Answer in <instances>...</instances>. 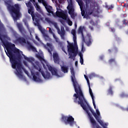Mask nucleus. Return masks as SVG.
I'll use <instances>...</instances> for the list:
<instances>
[{"label": "nucleus", "mask_w": 128, "mask_h": 128, "mask_svg": "<svg viewBox=\"0 0 128 128\" xmlns=\"http://www.w3.org/2000/svg\"><path fill=\"white\" fill-rule=\"evenodd\" d=\"M61 70L64 74L68 72V66H62L60 65Z\"/></svg>", "instance_id": "obj_17"}, {"label": "nucleus", "mask_w": 128, "mask_h": 128, "mask_svg": "<svg viewBox=\"0 0 128 128\" xmlns=\"http://www.w3.org/2000/svg\"><path fill=\"white\" fill-rule=\"evenodd\" d=\"M112 62L114 63V66H118V63H116V58H110L109 60V64H112Z\"/></svg>", "instance_id": "obj_24"}, {"label": "nucleus", "mask_w": 128, "mask_h": 128, "mask_svg": "<svg viewBox=\"0 0 128 128\" xmlns=\"http://www.w3.org/2000/svg\"><path fill=\"white\" fill-rule=\"evenodd\" d=\"M114 8V6L112 4L108 6V10H112V8Z\"/></svg>", "instance_id": "obj_39"}, {"label": "nucleus", "mask_w": 128, "mask_h": 128, "mask_svg": "<svg viewBox=\"0 0 128 128\" xmlns=\"http://www.w3.org/2000/svg\"><path fill=\"white\" fill-rule=\"evenodd\" d=\"M84 76L86 80H88V76H86V75H84Z\"/></svg>", "instance_id": "obj_50"}, {"label": "nucleus", "mask_w": 128, "mask_h": 128, "mask_svg": "<svg viewBox=\"0 0 128 128\" xmlns=\"http://www.w3.org/2000/svg\"><path fill=\"white\" fill-rule=\"evenodd\" d=\"M24 66H28V64H26V62H24Z\"/></svg>", "instance_id": "obj_55"}, {"label": "nucleus", "mask_w": 128, "mask_h": 128, "mask_svg": "<svg viewBox=\"0 0 128 128\" xmlns=\"http://www.w3.org/2000/svg\"><path fill=\"white\" fill-rule=\"evenodd\" d=\"M120 98H128V94H126L124 92H122L120 94Z\"/></svg>", "instance_id": "obj_32"}, {"label": "nucleus", "mask_w": 128, "mask_h": 128, "mask_svg": "<svg viewBox=\"0 0 128 128\" xmlns=\"http://www.w3.org/2000/svg\"><path fill=\"white\" fill-rule=\"evenodd\" d=\"M17 26L18 28V29L19 30L22 36H24L26 34V30L24 28L22 24H17Z\"/></svg>", "instance_id": "obj_11"}, {"label": "nucleus", "mask_w": 128, "mask_h": 128, "mask_svg": "<svg viewBox=\"0 0 128 128\" xmlns=\"http://www.w3.org/2000/svg\"><path fill=\"white\" fill-rule=\"evenodd\" d=\"M90 78H94L96 76V74H94V73H92L90 74Z\"/></svg>", "instance_id": "obj_44"}, {"label": "nucleus", "mask_w": 128, "mask_h": 128, "mask_svg": "<svg viewBox=\"0 0 128 128\" xmlns=\"http://www.w3.org/2000/svg\"><path fill=\"white\" fill-rule=\"evenodd\" d=\"M73 40L74 44L70 43L68 41H67V48L68 56H69L68 58L74 60H76V56L78 54V46H76V35L73 36Z\"/></svg>", "instance_id": "obj_3"}, {"label": "nucleus", "mask_w": 128, "mask_h": 128, "mask_svg": "<svg viewBox=\"0 0 128 128\" xmlns=\"http://www.w3.org/2000/svg\"><path fill=\"white\" fill-rule=\"evenodd\" d=\"M126 112H128V107L126 108Z\"/></svg>", "instance_id": "obj_60"}, {"label": "nucleus", "mask_w": 128, "mask_h": 128, "mask_svg": "<svg viewBox=\"0 0 128 128\" xmlns=\"http://www.w3.org/2000/svg\"><path fill=\"white\" fill-rule=\"evenodd\" d=\"M84 30V26H80L78 29V34H81L83 42H85L88 46H90L92 45V37L90 34H88L86 38H84L83 32Z\"/></svg>", "instance_id": "obj_5"}, {"label": "nucleus", "mask_w": 128, "mask_h": 128, "mask_svg": "<svg viewBox=\"0 0 128 128\" xmlns=\"http://www.w3.org/2000/svg\"><path fill=\"white\" fill-rule=\"evenodd\" d=\"M53 58L55 64H60V57L58 53H53Z\"/></svg>", "instance_id": "obj_13"}, {"label": "nucleus", "mask_w": 128, "mask_h": 128, "mask_svg": "<svg viewBox=\"0 0 128 128\" xmlns=\"http://www.w3.org/2000/svg\"><path fill=\"white\" fill-rule=\"evenodd\" d=\"M24 58L26 60H27L29 62H32V58L26 57V56H24Z\"/></svg>", "instance_id": "obj_31"}, {"label": "nucleus", "mask_w": 128, "mask_h": 128, "mask_svg": "<svg viewBox=\"0 0 128 128\" xmlns=\"http://www.w3.org/2000/svg\"><path fill=\"white\" fill-rule=\"evenodd\" d=\"M67 21L69 26H72V22L70 18H68Z\"/></svg>", "instance_id": "obj_36"}, {"label": "nucleus", "mask_w": 128, "mask_h": 128, "mask_svg": "<svg viewBox=\"0 0 128 128\" xmlns=\"http://www.w3.org/2000/svg\"><path fill=\"white\" fill-rule=\"evenodd\" d=\"M34 66L36 70H38V72L41 73V74H42L44 78L46 80H49V78H50V73L46 72L45 74L44 70H42V68H40L39 66L38 65Z\"/></svg>", "instance_id": "obj_9"}, {"label": "nucleus", "mask_w": 128, "mask_h": 128, "mask_svg": "<svg viewBox=\"0 0 128 128\" xmlns=\"http://www.w3.org/2000/svg\"><path fill=\"white\" fill-rule=\"evenodd\" d=\"M48 70L51 72L52 76H58V70L56 69V68H54L52 66H49L48 67Z\"/></svg>", "instance_id": "obj_12"}, {"label": "nucleus", "mask_w": 128, "mask_h": 128, "mask_svg": "<svg viewBox=\"0 0 128 128\" xmlns=\"http://www.w3.org/2000/svg\"><path fill=\"white\" fill-rule=\"evenodd\" d=\"M32 2H34V4L36 2V0H30Z\"/></svg>", "instance_id": "obj_53"}, {"label": "nucleus", "mask_w": 128, "mask_h": 128, "mask_svg": "<svg viewBox=\"0 0 128 128\" xmlns=\"http://www.w3.org/2000/svg\"><path fill=\"white\" fill-rule=\"evenodd\" d=\"M38 2H40V0H38Z\"/></svg>", "instance_id": "obj_63"}, {"label": "nucleus", "mask_w": 128, "mask_h": 128, "mask_svg": "<svg viewBox=\"0 0 128 128\" xmlns=\"http://www.w3.org/2000/svg\"><path fill=\"white\" fill-rule=\"evenodd\" d=\"M59 46H60V47L61 48L62 50L66 54H68V53L66 52V49L64 48V45L62 44V42H59Z\"/></svg>", "instance_id": "obj_21"}, {"label": "nucleus", "mask_w": 128, "mask_h": 128, "mask_svg": "<svg viewBox=\"0 0 128 128\" xmlns=\"http://www.w3.org/2000/svg\"><path fill=\"white\" fill-rule=\"evenodd\" d=\"M78 54L79 56H80V63L81 64H84V57L82 53V52H80Z\"/></svg>", "instance_id": "obj_22"}, {"label": "nucleus", "mask_w": 128, "mask_h": 128, "mask_svg": "<svg viewBox=\"0 0 128 128\" xmlns=\"http://www.w3.org/2000/svg\"><path fill=\"white\" fill-rule=\"evenodd\" d=\"M44 38H45L46 40H48V38H50V37L48 35H45Z\"/></svg>", "instance_id": "obj_49"}, {"label": "nucleus", "mask_w": 128, "mask_h": 128, "mask_svg": "<svg viewBox=\"0 0 128 128\" xmlns=\"http://www.w3.org/2000/svg\"><path fill=\"white\" fill-rule=\"evenodd\" d=\"M89 28H90V30H94V27H92V26H89Z\"/></svg>", "instance_id": "obj_52"}, {"label": "nucleus", "mask_w": 128, "mask_h": 128, "mask_svg": "<svg viewBox=\"0 0 128 128\" xmlns=\"http://www.w3.org/2000/svg\"><path fill=\"white\" fill-rule=\"evenodd\" d=\"M87 84H88V86L89 88V92L90 95V96L92 98V104L94 105V108H96V102H94V94L92 93V88H90V80L88 79L86 80Z\"/></svg>", "instance_id": "obj_10"}, {"label": "nucleus", "mask_w": 128, "mask_h": 128, "mask_svg": "<svg viewBox=\"0 0 128 128\" xmlns=\"http://www.w3.org/2000/svg\"><path fill=\"white\" fill-rule=\"evenodd\" d=\"M94 108H95V110H96V112L97 116L98 118V116H100V110H98V109H96V108L94 106Z\"/></svg>", "instance_id": "obj_34"}, {"label": "nucleus", "mask_w": 128, "mask_h": 128, "mask_svg": "<svg viewBox=\"0 0 128 128\" xmlns=\"http://www.w3.org/2000/svg\"><path fill=\"white\" fill-rule=\"evenodd\" d=\"M111 32H116V29H114V28H111Z\"/></svg>", "instance_id": "obj_47"}, {"label": "nucleus", "mask_w": 128, "mask_h": 128, "mask_svg": "<svg viewBox=\"0 0 128 128\" xmlns=\"http://www.w3.org/2000/svg\"><path fill=\"white\" fill-rule=\"evenodd\" d=\"M81 14H82V16H84L86 14V12L84 10H82Z\"/></svg>", "instance_id": "obj_41"}, {"label": "nucleus", "mask_w": 128, "mask_h": 128, "mask_svg": "<svg viewBox=\"0 0 128 128\" xmlns=\"http://www.w3.org/2000/svg\"><path fill=\"white\" fill-rule=\"evenodd\" d=\"M120 108L122 110H126V108H124V107H121Z\"/></svg>", "instance_id": "obj_51"}, {"label": "nucleus", "mask_w": 128, "mask_h": 128, "mask_svg": "<svg viewBox=\"0 0 128 128\" xmlns=\"http://www.w3.org/2000/svg\"><path fill=\"white\" fill-rule=\"evenodd\" d=\"M26 6L28 8V13L31 15L32 20L34 22L35 26H38L42 34H44V30H42V28L40 24V20H42V15L38 14H34V8L30 2H28V3H26Z\"/></svg>", "instance_id": "obj_2"}, {"label": "nucleus", "mask_w": 128, "mask_h": 128, "mask_svg": "<svg viewBox=\"0 0 128 128\" xmlns=\"http://www.w3.org/2000/svg\"><path fill=\"white\" fill-rule=\"evenodd\" d=\"M75 26L76 28V26H78V25H76V24H75Z\"/></svg>", "instance_id": "obj_61"}, {"label": "nucleus", "mask_w": 128, "mask_h": 128, "mask_svg": "<svg viewBox=\"0 0 128 128\" xmlns=\"http://www.w3.org/2000/svg\"><path fill=\"white\" fill-rule=\"evenodd\" d=\"M70 14L72 18H74V13H71Z\"/></svg>", "instance_id": "obj_43"}, {"label": "nucleus", "mask_w": 128, "mask_h": 128, "mask_svg": "<svg viewBox=\"0 0 128 128\" xmlns=\"http://www.w3.org/2000/svg\"><path fill=\"white\" fill-rule=\"evenodd\" d=\"M68 4L67 8H72L74 6V4L72 3V0H68Z\"/></svg>", "instance_id": "obj_29"}, {"label": "nucleus", "mask_w": 128, "mask_h": 128, "mask_svg": "<svg viewBox=\"0 0 128 128\" xmlns=\"http://www.w3.org/2000/svg\"><path fill=\"white\" fill-rule=\"evenodd\" d=\"M115 50H116V52H118V48H115Z\"/></svg>", "instance_id": "obj_58"}, {"label": "nucleus", "mask_w": 128, "mask_h": 128, "mask_svg": "<svg viewBox=\"0 0 128 128\" xmlns=\"http://www.w3.org/2000/svg\"><path fill=\"white\" fill-rule=\"evenodd\" d=\"M53 37L54 38L56 42H58V46H60V42H60V39L58 37H56V34H53Z\"/></svg>", "instance_id": "obj_28"}, {"label": "nucleus", "mask_w": 128, "mask_h": 128, "mask_svg": "<svg viewBox=\"0 0 128 128\" xmlns=\"http://www.w3.org/2000/svg\"><path fill=\"white\" fill-rule=\"evenodd\" d=\"M16 42H18V44H26V40L24 38L20 36L16 40Z\"/></svg>", "instance_id": "obj_14"}, {"label": "nucleus", "mask_w": 128, "mask_h": 128, "mask_svg": "<svg viewBox=\"0 0 128 128\" xmlns=\"http://www.w3.org/2000/svg\"><path fill=\"white\" fill-rule=\"evenodd\" d=\"M76 2L78 3L80 8L84 7V2H82V0H76Z\"/></svg>", "instance_id": "obj_25"}, {"label": "nucleus", "mask_w": 128, "mask_h": 128, "mask_svg": "<svg viewBox=\"0 0 128 128\" xmlns=\"http://www.w3.org/2000/svg\"><path fill=\"white\" fill-rule=\"evenodd\" d=\"M40 76V73L39 72H34V74L33 75V80L34 82H40V78H37V76Z\"/></svg>", "instance_id": "obj_15"}, {"label": "nucleus", "mask_w": 128, "mask_h": 128, "mask_svg": "<svg viewBox=\"0 0 128 128\" xmlns=\"http://www.w3.org/2000/svg\"><path fill=\"white\" fill-rule=\"evenodd\" d=\"M7 8L12 16L14 20H16L20 18V5L15 4L14 6L10 4H7Z\"/></svg>", "instance_id": "obj_4"}, {"label": "nucleus", "mask_w": 128, "mask_h": 128, "mask_svg": "<svg viewBox=\"0 0 128 128\" xmlns=\"http://www.w3.org/2000/svg\"><path fill=\"white\" fill-rule=\"evenodd\" d=\"M68 10L69 14H74V10L72 7H67Z\"/></svg>", "instance_id": "obj_26"}, {"label": "nucleus", "mask_w": 128, "mask_h": 128, "mask_svg": "<svg viewBox=\"0 0 128 128\" xmlns=\"http://www.w3.org/2000/svg\"><path fill=\"white\" fill-rule=\"evenodd\" d=\"M34 6H35L37 12H42V8H40V6L38 5V3L35 2L34 4Z\"/></svg>", "instance_id": "obj_20"}, {"label": "nucleus", "mask_w": 128, "mask_h": 128, "mask_svg": "<svg viewBox=\"0 0 128 128\" xmlns=\"http://www.w3.org/2000/svg\"><path fill=\"white\" fill-rule=\"evenodd\" d=\"M114 38H115V40H116V42H120V38L118 37V36L116 35L114 36Z\"/></svg>", "instance_id": "obj_38"}, {"label": "nucleus", "mask_w": 128, "mask_h": 128, "mask_svg": "<svg viewBox=\"0 0 128 128\" xmlns=\"http://www.w3.org/2000/svg\"><path fill=\"white\" fill-rule=\"evenodd\" d=\"M5 31L6 28H4V24L2 23L0 20V40H1L2 44H3V45L6 48L7 52L5 50V52H6V56H8L10 60L12 67L14 69L17 68V73L16 74H22V64L18 62L22 60V54H20V50L16 48V45L14 44L2 39L8 38V36L2 34V32Z\"/></svg>", "instance_id": "obj_1"}, {"label": "nucleus", "mask_w": 128, "mask_h": 128, "mask_svg": "<svg viewBox=\"0 0 128 128\" xmlns=\"http://www.w3.org/2000/svg\"><path fill=\"white\" fill-rule=\"evenodd\" d=\"M58 14H60V16L62 20H68V15L65 14L64 12H58Z\"/></svg>", "instance_id": "obj_18"}, {"label": "nucleus", "mask_w": 128, "mask_h": 128, "mask_svg": "<svg viewBox=\"0 0 128 128\" xmlns=\"http://www.w3.org/2000/svg\"><path fill=\"white\" fill-rule=\"evenodd\" d=\"M25 26H26L28 30H30V26H28V24L27 22H25Z\"/></svg>", "instance_id": "obj_45"}, {"label": "nucleus", "mask_w": 128, "mask_h": 128, "mask_svg": "<svg viewBox=\"0 0 128 128\" xmlns=\"http://www.w3.org/2000/svg\"><path fill=\"white\" fill-rule=\"evenodd\" d=\"M91 14H92V11L90 10H88L86 11L85 16H84V18H86V20H88L90 18V16Z\"/></svg>", "instance_id": "obj_16"}, {"label": "nucleus", "mask_w": 128, "mask_h": 128, "mask_svg": "<svg viewBox=\"0 0 128 128\" xmlns=\"http://www.w3.org/2000/svg\"><path fill=\"white\" fill-rule=\"evenodd\" d=\"M46 46L48 48V52L50 54V56H52V50H53L52 46L50 43H47Z\"/></svg>", "instance_id": "obj_19"}, {"label": "nucleus", "mask_w": 128, "mask_h": 128, "mask_svg": "<svg viewBox=\"0 0 128 128\" xmlns=\"http://www.w3.org/2000/svg\"><path fill=\"white\" fill-rule=\"evenodd\" d=\"M108 52L109 54H110L112 52V50L110 49L108 50Z\"/></svg>", "instance_id": "obj_54"}, {"label": "nucleus", "mask_w": 128, "mask_h": 128, "mask_svg": "<svg viewBox=\"0 0 128 128\" xmlns=\"http://www.w3.org/2000/svg\"><path fill=\"white\" fill-rule=\"evenodd\" d=\"M100 60H104V57L103 56H101L100 57Z\"/></svg>", "instance_id": "obj_57"}, {"label": "nucleus", "mask_w": 128, "mask_h": 128, "mask_svg": "<svg viewBox=\"0 0 128 128\" xmlns=\"http://www.w3.org/2000/svg\"><path fill=\"white\" fill-rule=\"evenodd\" d=\"M61 120L62 122H64L65 124H70V126H74V124H76L74 118L71 116H62Z\"/></svg>", "instance_id": "obj_6"}, {"label": "nucleus", "mask_w": 128, "mask_h": 128, "mask_svg": "<svg viewBox=\"0 0 128 128\" xmlns=\"http://www.w3.org/2000/svg\"><path fill=\"white\" fill-rule=\"evenodd\" d=\"M53 24L54 28L57 30L58 33V34L60 35L62 40H65L66 31L64 30V28H62L60 31V28H58V24H56V22L53 23Z\"/></svg>", "instance_id": "obj_7"}, {"label": "nucleus", "mask_w": 128, "mask_h": 128, "mask_svg": "<svg viewBox=\"0 0 128 128\" xmlns=\"http://www.w3.org/2000/svg\"><path fill=\"white\" fill-rule=\"evenodd\" d=\"M26 74H28V72L27 71L25 72Z\"/></svg>", "instance_id": "obj_59"}, {"label": "nucleus", "mask_w": 128, "mask_h": 128, "mask_svg": "<svg viewBox=\"0 0 128 128\" xmlns=\"http://www.w3.org/2000/svg\"><path fill=\"white\" fill-rule=\"evenodd\" d=\"M71 34H72V36H76V32L75 30H72Z\"/></svg>", "instance_id": "obj_37"}, {"label": "nucleus", "mask_w": 128, "mask_h": 128, "mask_svg": "<svg viewBox=\"0 0 128 128\" xmlns=\"http://www.w3.org/2000/svg\"><path fill=\"white\" fill-rule=\"evenodd\" d=\"M28 48H30L32 50H36V48H34V46L32 45V44H30L28 46Z\"/></svg>", "instance_id": "obj_33"}, {"label": "nucleus", "mask_w": 128, "mask_h": 128, "mask_svg": "<svg viewBox=\"0 0 128 128\" xmlns=\"http://www.w3.org/2000/svg\"><path fill=\"white\" fill-rule=\"evenodd\" d=\"M12 34L14 36V38H16H16H20V34H18V32H16V31L12 30Z\"/></svg>", "instance_id": "obj_27"}, {"label": "nucleus", "mask_w": 128, "mask_h": 128, "mask_svg": "<svg viewBox=\"0 0 128 128\" xmlns=\"http://www.w3.org/2000/svg\"><path fill=\"white\" fill-rule=\"evenodd\" d=\"M84 42H83L82 44V52H84Z\"/></svg>", "instance_id": "obj_42"}, {"label": "nucleus", "mask_w": 128, "mask_h": 128, "mask_svg": "<svg viewBox=\"0 0 128 128\" xmlns=\"http://www.w3.org/2000/svg\"><path fill=\"white\" fill-rule=\"evenodd\" d=\"M19 0L20 1V0Z\"/></svg>", "instance_id": "obj_62"}, {"label": "nucleus", "mask_w": 128, "mask_h": 128, "mask_svg": "<svg viewBox=\"0 0 128 128\" xmlns=\"http://www.w3.org/2000/svg\"><path fill=\"white\" fill-rule=\"evenodd\" d=\"M36 40H38V42H40V40L38 38V36L37 35L36 36Z\"/></svg>", "instance_id": "obj_46"}, {"label": "nucleus", "mask_w": 128, "mask_h": 128, "mask_svg": "<svg viewBox=\"0 0 128 128\" xmlns=\"http://www.w3.org/2000/svg\"><path fill=\"white\" fill-rule=\"evenodd\" d=\"M75 66H78V61L75 62Z\"/></svg>", "instance_id": "obj_56"}, {"label": "nucleus", "mask_w": 128, "mask_h": 128, "mask_svg": "<svg viewBox=\"0 0 128 128\" xmlns=\"http://www.w3.org/2000/svg\"><path fill=\"white\" fill-rule=\"evenodd\" d=\"M86 4H88L90 0H85Z\"/></svg>", "instance_id": "obj_48"}, {"label": "nucleus", "mask_w": 128, "mask_h": 128, "mask_svg": "<svg viewBox=\"0 0 128 128\" xmlns=\"http://www.w3.org/2000/svg\"><path fill=\"white\" fill-rule=\"evenodd\" d=\"M122 24H124V26H128V20H126V19H124L122 20Z\"/></svg>", "instance_id": "obj_35"}, {"label": "nucleus", "mask_w": 128, "mask_h": 128, "mask_svg": "<svg viewBox=\"0 0 128 128\" xmlns=\"http://www.w3.org/2000/svg\"><path fill=\"white\" fill-rule=\"evenodd\" d=\"M42 4L43 6H44V8L48 13V16H54V9L52 8V6H50L47 2L45 0H42Z\"/></svg>", "instance_id": "obj_8"}, {"label": "nucleus", "mask_w": 128, "mask_h": 128, "mask_svg": "<svg viewBox=\"0 0 128 128\" xmlns=\"http://www.w3.org/2000/svg\"><path fill=\"white\" fill-rule=\"evenodd\" d=\"M49 32H50V34H52V36L54 34V32H52V28H49Z\"/></svg>", "instance_id": "obj_40"}, {"label": "nucleus", "mask_w": 128, "mask_h": 128, "mask_svg": "<svg viewBox=\"0 0 128 128\" xmlns=\"http://www.w3.org/2000/svg\"><path fill=\"white\" fill-rule=\"evenodd\" d=\"M118 1L120 0H118Z\"/></svg>", "instance_id": "obj_64"}, {"label": "nucleus", "mask_w": 128, "mask_h": 128, "mask_svg": "<svg viewBox=\"0 0 128 128\" xmlns=\"http://www.w3.org/2000/svg\"><path fill=\"white\" fill-rule=\"evenodd\" d=\"M37 58H38V60H40L42 62H46V60L44 58H42V56H40V55H38L37 56Z\"/></svg>", "instance_id": "obj_30"}, {"label": "nucleus", "mask_w": 128, "mask_h": 128, "mask_svg": "<svg viewBox=\"0 0 128 128\" xmlns=\"http://www.w3.org/2000/svg\"><path fill=\"white\" fill-rule=\"evenodd\" d=\"M108 94H110L112 96L114 94V92H112V86H110L108 90Z\"/></svg>", "instance_id": "obj_23"}]
</instances>
